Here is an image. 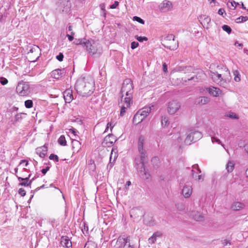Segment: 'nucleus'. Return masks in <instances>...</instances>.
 <instances>
[{
  "label": "nucleus",
  "instance_id": "1",
  "mask_svg": "<svg viewBox=\"0 0 248 248\" xmlns=\"http://www.w3.org/2000/svg\"><path fill=\"white\" fill-rule=\"evenodd\" d=\"M78 93L83 97L91 95L94 90V82L89 76L79 78L75 85Z\"/></svg>",
  "mask_w": 248,
  "mask_h": 248
},
{
  "label": "nucleus",
  "instance_id": "2",
  "mask_svg": "<svg viewBox=\"0 0 248 248\" xmlns=\"http://www.w3.org/2000/svg\"><path fill=\"white\" fill-rule=\"evenodd\" d=\"M208 74L214 82L223 87H226L231 79L230 71L226 67L222 73L209 71Z\"/></svg>",
  "mask_w": 248,
  "mask_h": 248
},
{
  "label": "nucleus",
  "instance_id": "3",
  "mask_svg": "<svg viewBox=\"0 0 248 248\" xmlns=\"http://www.w3.org/2000/svg\"><path fill=\"white\" fill-rule=\"evenodd\" d=\"M80 45L85 47L87 51L91 55H100L102 50L99 43L93 40L81 39L79 40Z\"/></svg>",
  "mask_w": 248,
  "mask_h": 248
},
{
  "label": "nucleus",
  "instance_id": "4",
  "mask_svg": "<svg viewBox=\"0 0 248 248\" xmlns=\"http://www.w3.org/2000/svg\"><path fill=\"white\" fill-rule=\"evenodd\" d=\"M162 45L165 47L171 50H176L178 47V42L175 41V36L168 34L162 39Z\"/></svg>",
  "mask_w": 248,
  "mask_h": 248
},
{
  "label": "nucleus",
  "instance_id": "5",
  "mask_svg": "<svg viewBox=\"0 0 248 248\" xmlns=\"http://www.w3.org/2000/svg\"><path fill=\"white\" fill-rule=\"evenodd\" d=\"M133 93V85L131 80L129 78L125 79L124 81L122 87L121 89L122 98L125 93L126 97H129L130 100H131L132 97V94Z\"/></svg>",
  "mask_w": 248,
  "mask_h": 248
},
{
  "label": "nucleus",
  "instance_id": "6",
  "mask_svg": "<svg viewBox=\"0 0 248 248\" xmlns=\"http://www.w3.org/2000/svg\"><path fill=\"white\" fill-rule=\"evenodd\" d=\"M16 91L20 96H27L31 92L30 85L28 82L21 81L18 83L16 88Z\"/></svg>",
  "mask_w": 248,
  "mask_h": 248
},
{
  "label": "nucleus",
  "instance_id": "7",
  "mask_svg": "<svg viewBox=\"0 0 248 248\" xmlns=\"http://www.w3.org/2000/svg\"><path fill=\"white\" fill-rule=\"evenodd\" d=\"M202 137V134L201 132L198 131H191L186 136L185 143L186 145H190L192 142H195Z\"/></svg>",
  "mask_w": 248,
  "mask_h": 248
},
{
  "label": "nucleus",
  "instance_id": "8",
  "mask_svg": "<svg viewBox=\"0 0 248 248\" xmlns=\"http://www.w3.org/2000/svg\"><path fill=\"white\" fill-rule=\"evenodd\" d=\"M141 161L139 163H136V167L139 173V175L140 177L144 180L149 179L150 177V174L145 170L144 164V161L145 158L143 160L140 159Z\"/></svg>",
  "mask_w": 248,
  "mask_h": 248
},
{
  "label": "nucleus",
  "instance_id": "9",
  "mask_svg": "<svg viewBox=\"0 0 248 248\" xmlns=\"http://www.w3.org/2000/svg\"><path fill=\"white\" fill-rule=\"evenodd\" d=\"M144 143V138L143 136L140 135L139 137L138 147L139 152L140 155V159L142 160L146 156V153L145 150L143 149V145Z\"/></svg>",
  "mask_w": 248,
  "mask_h": 248
},
{
  "label": "nucleus",
  "instance_id": "10",
  "mask_svg": "<svg viewBox=\"0 0 248 248\" xmlns=\"http://www.w3.org/2000/svg\"><path fill=\"white\" fill-rule=\"evenodd\" d=\"M180 108V105L176 101H172L169 103L168 112L170 114H174Z\"/></svg>",
  "mask_w": 248,
  "mask_h": 248
},
{
  "label": "nucleus",
  "instance_id": "11",
  "mask_svg": "<svg viewBox=\"0 0 248 248\" xmlns=\"http://www.w3.org/2000/svg\"><path fill=\"white\" fill-rule=\"evenodd\" d=\"M116 140L117 139L113 135L109 134L104 138L102 144L104 146H111L116 141Z\"/></svg>",
  "mask_w": 248,
  "mask_h": 248
},
{
  "label": "nucleus",
  "instance_id": "12",
  "mask_svg": "<svg viewBox=\"0 0 248 248\" xmlns=\"http://www.w3.org/2000/svg\"><path fill=\"white\" fill-rule=\"evenodd\" d=\"M118 156L117 149L113 147L111 150V153L109 158V162L107 166V168L110 169L114 165V163Z\"/></svg>",
  "mask_w": 248,
  "mask_h": 248
},
{
  "label": "nucleus",
  "instance_id": "13",
  "mask_svg": "<svg viewBox=\"0 0 248 248\" xmlns=\"http://www.w3.org/2000/svg\"><path fill=\"white\" fill-rule=\"evenodd\" d=\"M129 242V237L120 236L117 240L115 242L114 247L115 248H124L125 243Z\"/></svg>",
  "mask_w": 248,
  "mask_h": 248
},
{
  "label": "nucleus",
  "instance_id": "14",
  "mask_svg": "<svg viewBox=\"0 0 248 248\" xmlns=\"http://www.w3.org/2000/svg\"><path fill=\"white\" fill-rule=\"evenodd\" d=\"M130 217L134 219H138L143 215L142 211L138 208H134L130 211Z\"/></svg>",
  "mask_w": 248,
  "mask_h": 248
},
{
  "label": "nucleus",
  "instance_id": "15",
  "mask_svg": "<svg viewBox=\"0 0 248 248\" xmlns=\"http://www.w3.org/2000/svg\"><path fill=\"white\" fill-rule=\"evenodd\" d=\"M65 73L66 71L64 69H57L52 71L51 72V76L54 78L58 79L65 75Z\"/></svg>",
  "mask_w": 248,
  "mask_h": 248
},
{
  "label": "nucleus",
  "instance_id": "16",
  "mask_svg": "<svg viewBox=\"0 0 248 248\" xmlns=\"http://www.w3.org/2000/svg\"><path fill=\"white\" fill-rule=\"evenodd\" d=\"M172 7L171 2L168 0H164L159 5V8L161 11L167 12L170 10Z\"/></svg>",
  "mask_w": 248,
  "mask_h": 248
},
{
  "label": "nucleus",
  "instance_id": "17",
  "mask_svg": "<svg viewBox=\"0 0 248 248\" xmlns=\"http://www.w3.org/2000/svg\"><path fill=\"white\" fill-rule=\"evenodd\" d=\"M192 192V188L190 185L186 184L182 189V194L185 198H189Z\"/></svg>",
  "mask_w": 248,
  "mask_h": 248
},
{
  "label": "nucleus",
  "instance_id": "18",
  "mask_svg": "<svg viewBox=\"0 0 248 248\" xmlns=\"http://www.w3.org/2000/svg\"><path fill=\"white\" fill-rule=\"evenodd\" d=\"M130 98L129 97H125L124 98V105L121 107L120 111L121 116H123L126 111V109L130 107Z\"/></svg>",
  "mask_w": 248,
  "mask_h": 248
},
{
  "label": "nucleus",
  "instance_id": "19",
  "mask_svg": "<svg viewBox=\"0 0 248 248\" xmlns=\"http://www.w3.org/2000/svg\"><path fill=\"white\" fill-rule=\"evenodd\" d=\"M47 152V147L44 145V146L38 147L36 149V153L41 158H44Z\"/></svg>",
  "mask_w": 248,
  "mask_h": 248
},
{
  "label": "nucleus",
  "instance_id": "20",
  "mask_svg": "<svg viewBox=\"0 0 248 248\" xmlns=\"http://www.w3.org/2000/svg\"><path fill=\"white\" fill-rule=\"evenodd\" d=\"M190 216L197 221H202L204 220V217L200 213L196 211H192L190 213Z\"/></svg>",
  "mask_w": 248,
  "mask_h": 248
},
{
  "label": "nucleus",
  "instance_id": "21",
  "mask_svg": "<svg viewBox=\"0 0 248 248\" xmlns=\"http://www.w3.org/2000/svg\"><path fill=\"white\" fill-rule=\"evenodd\" d=\"M205 77V74L202 71H200L198 72L197 75H194L187 78L188 80H193L195 82H198L199 80L204 78Z\"/></svg>",
  "mask_w": 248,
  "mask_h": 248
},
{
  "label": "nucleus",
  "instance_id": "22",
  "mask_svg": "<svg viewBox=\"0 0 248 248\" xmlns=\"http://www.w3.org/2000/svg\"><path fill=\"white\" fill-rule=\"evenodd\" d=\"M209 93L213 96H219L222 93V91L218 88L211 87L208 89Z\"/></svg>",
  "mask_w": 248,
  "mask_h": 248
},
{
  "label": "nucleus",
  "instance_id": "23",
  "mask_svg": "<svg viewBox=\"0 0 248 248\" xmlns=\"http://www.w3.org/2000/svg\"><path fill=\"white\" fill-rule=\"evenodd\" d=\"M63 97L66 103H70L73 99L72 91L70 90L65 91L63 93Z\"/></svg>",
  "mask_w": 248,
  "mask_h": 248
},
{
  "label": "nucleus",
  "instance_id": "24",
  "mask_svg": "<svg viewBox=\"0 0 248 248\" xmlns=\"http://www.w3.org/2000/svg\"><path fill=\"white\" fill-rule=\"evenodd\" d=\"M61 245L65 248H69L72 246L71 241L67 236H62L61 241Z\"/></svg>",
  "mask_w": 248,
  "mask_h": 248
},
{
  "label": "nucleus",
  "instance_id": "25",
  "mask_svg": "<svg viewBox=\"0 0 248 248\" xmlns=\"http://www.w3.org/2000/svg\"><path fill=\"white\" fill-rule=\"evenodd\" d=\"M143 223L145 225L149 226H153L156 224V222L153 217L149 216H147L144 217Z\"/></svg>",
  "mask_w": 248,
  "mask_h": 248
},
{
  "label": "nucleus",
  "instance_id": "26",
  "mask_svg": "<svg viewBox=\"0 0 248 248\" xmlns=\"http://www.w3.org/2000/svg\"><path fill=\"white\" fill-rule=\"evenodd\" d=\"M176 71L186 74L192 72L193 68L190 66H178L176 68Z\"/></svg>",
  "mask_w": 248,
  "mask_h": 248
},
{
  "label": "nucleus",
  "instance_id": "27",
  "mask_svg": "<svg viewBox=\"0 0 248 248\" xmlns=\"http://www.w3.org/2000/svg\"><path fill=\"white\" fill-rule=\"evenodd\" d=\"M151 110L150 107H145L140 109L138 112L140 114L145 118L150 113Z\"/></svg>",
  "mask_w": 248,
  "mask_h": 248
},
{
  "label": "nucleus",
  "instance_id": "28",
  "mask_svg": "<svg viewBox=\"0 0 248 248\" xmlns=\"http://www.w3.org/2000/svg\"><path fill=\"white\" fill-rule=\"evenodd\" d=\"M210 101V99L205 96L199 97L195 100V104L197 105H204L208 103Z\"/></svg>",
  "mask_w": 248,
  "mask_h": 248
},
{
  "label": "nucleus",
  "instance_id": "29",
  "mask_svg": "<svg viewBox=\"0 0 248 248\" xmlns=\"http://www.w3.org/2000/svg\"><path fill=\"white\" fill-rule=\"evenodd\" d=\"M145 118L141 116L138 111L134 115L133 119V122L135 124H138L141 123Z\"/></svg>",
  "mask_w": 248,
  "mask_h": 248
},
{
  "label": "nucleus",
  "instance_id": "30",
  "mask_svg": "<svg viewBox=\"0 0 248 248\" xmlns=\"http://www.w3.org/2000/svg\"><path fill=\"white\" fill-rule=\"evenodd\" d=\"M200 20L201 24L204 26L205 25L207 26L209 24L211 21V19L208 16L203 15L201 16Z\"/></svg>",
  "mask_w": 248,
  "mask_h": 248
},
{
  "label": "nucleus",
  "instance_id": "31",
  "mask_svg": "<svg viewBox=\"0 0 248 248\" xmlns=\"http://www.w3.org/2000/svg\"><path fill=\"white\" fill-rule=\"evenodd\" d=\"M245 205L240 202H235L232 206V208L235 211H238L243 208Z\"/></svg>",
  "mask_w": 248,
  "mask_h": 248
},
{
  "label": "nucleus",
  "instance_id": "32",
  "mask_svg": "<svg viewBox=\"0 0 248 248\" xmlns=\"http://www.w3.org/2000/svg\"><path fill=\"white\" fill-rule=\"evenodd\" d=\"M23 113H17L16 114L14 118H12L11 122L13 124H15L17 122H20L22 119V115Z\"/></svg>",
  "mask_w": 248,
  "mask_h": 248
},
{
  "label": "nucleus",
  "instance_id": "33",
  "mask_svg": "<svg viewBox=\"0 0 248 248\" xmlns=\"http://www.w3.org/2000/svg\"><path fill=\"white\" fill-rule=\"evenodd\" d=\"M226 168L228 172H232L234 169V163L232 162L229 161L226 165Z\"/></svg>",
  "mask_w": 248,
  "mask_h": 248
},
{
  "label": "nucleus",
  "instance_id": "34",
  "mask_svg": "<svg viewBox=\"0 0 248 248\" xmlns=\"http://www.w3.org/2000/svg\"><path fill=\"white\" fill-rule=\"evenodd\" d=\"M58 142L60 145L62 146L66 145V141L65 137L63 135L60 136L58 139Z\"/></svg>",
  "mask_w": 248,
  "mask_h": 248
},
{
  "label": "nucleus",
  "instance_id": "35",
  "mask_svg": "<svg viewBox=\"0 0 248 248\" xmlns=\"http://www.w3.org/2000/svg\"><path fill=\"white\" fill-rule=\"evenodd\" d=\"M233 75L234 76V80L236 82H239L240 81V80H241L240 75L238 70H234L233 71Z\"/></svg>",
  "mask_w": 248,
  "mask_h": 248
},
{
  "label": "nucleus",
  "instance_id": "36",
  "mask_svg": "<svg viewBox=\"0 0 248 248\" xmlns=\"http://www.w3.org/2000/svg\"><path fill=\"white\" fill-rule=\"evenodd\" d=\"M248 20V17L247 16H241L237 18L235 20V21L237 23H241L243 22L246 21Z\"/></svg>",
  "mask_w": 248,
  "mask_h": 248
},
{
  "label": "nucleus",
  "instance_id": "37",
  "mask_svg": "<svg viewBox=\"0 0 248 248\" xmlns=\"http://www.w3.org/2000/svg\"><path fill=\"white\" fill-rule=\"evenodd\" d=\"M72 144L73 147L74 149L75 148V146H77L78 147V149L77 150V152H78L79 151V149H80V143L78 140H74L73 141H72Z\"/></svg>",
  "mask_w": 248,
  "mask_h": 248
},
{
  "label": "nucleus",
  "instance_id": "38",
  "mask_svg": "<svg viewBox=\"0 0 248 248\" xmlns=\"http://www.w3.org/2000/svg\"><path fill=\"white\" fill-rule=\"evenodd\" d=\"M84 248H96L95 244L92 242H87Z\"/></svg>",
  "mask_w": 248,
  "mask_h": 248
},
{
  "label": "nucleus",
  "instance_id": "39",
  "mask_svg": "<svg viewBox=\"0 0 248 248\" xmlns=\"http://www.w3.org/2000/svg\"><path fill=\"white\" fill-rule=\"evenodd\" d=\"M25 106L26 108H30L33 106V102L31 100H27L25 101Z\"/></svg>",
  "mask_w": 248,
  "mask_h": 248
},
{
  "label": "nucleus",
  "instance_id": "40",
  "mask_svg": "<svg viewBox=\"0 0 248 248\" xmlns=\"http://www.w3.org/2000/svg\"><path fill=\"white\" fill-rule=\"evenodd\" d=\"M162 125L164 127L167 126L169 124L168 119L166 117H162L161 120Z\"/></svg>",
  "mask_w": 248,
  "mask_h": 248
},
{
  "label": "nucleus",
  "instance_id": "41",
  "mask_svg": "<svg viewBox=\"0 0 248 248\" xmlns=\"http://www.w3.org/2000/svg\"><path fill=\"white\" fill-rule=\"evenodd\" d=\"M223 31L227 32L228 34H230L232 32V29L231 27L228 25H224L222 27Z\"/></svg>",
  "mask_w": 248,
  "mask_h": 248
},
{
  "label": "nucleus",
  "instance_id": "42",
  "mask_svg": "<svg viewBox=\"0 0 248 248\" xmlns=\"http://www.w3.org/2000/svg\"><path fill=\"white\" fill-rule=\"evenodd\" d=\"M211 140H212V142H216L217 143H218V144H220L222 146H223L224 148V144H223L220 140L218 139H217V138H216L215 137H211Z\"/></svg>",
  "mask_w": 248,
  "mask_h": 248
},
{
  "label": "nucleus",
  "instance_id": "43",
  "mask_svg": "<svg viewBox=\"0 0 248 248\" xmlns=\"http://www.w3.org/2000/svg\"><path fill=\"white\" fill-rule=\"evenodd\" d=\"M133 19H134V20H135L142 24H144V21L142 19L140 18V17L135 16L133 17Z\"/></svg>",
  "mask_w": 248,
  "mask_h": 248
},
{
  "label": "nucleus",
  "instance_id": "44",
  "mask_svg": "<svg viewBox=\"0 0 248 248\" xmlns=\"http://www.w3.org/2000/svg\"><path fill=\"white\" fill-rule=\"evenodd\" d=\"M156 238L153 234L152 236H151L148 239L149 243L150 244H153L155 243V242L156 241Z\"/></svg>",
  "mask_w": 248,
  "mask_h": 248
},
{
  "label": "nucleus",
  "instance_id": "45",
  "mask_svg": "<svg viewBox=\"0 0 248 248\" xmlns=\"http://www.w3.org/2000/svg\"><path fill=\"white\" fill-rule=\"evenodd\" d=\"M49 159L50 160H55L56 162H58L59 161V157L58 156V155H54V154H51L49 156Z\"/></svg>",
  "mask_w": 248,
  "mask_h": 248
},
{
  "label": "nucleus",
  "instance_id": "46",
  "mask_svg": "<svg viewBox=\"0 0 248 248\" xmlns=\"http://www.w3.org/2000/svg\"><path fill=\"white\" fill-rule=\"evenodd\" d=\"M8 80L5 78L1 77L0 78V83L3 85H5L8 83Z\"/></svg>",
  "mask_w": 248,
  "mask_h": 248
},
{
  "label": "nucleus",
  "instance_id": "47",
  "mask_svg": "<svg viewBox=\"0 0 248 248\" xmlns=\"http://www.w3.org/2000/svg\"><path fill=\"white\" fill-rule=\"evenodd\" d=\"M135 37L137 39V40H138L140 42H142L143 41H147L148 39L146 37L136 36Z\"/></svg>",
  "mask_w": 248,
  "mask_h": 248
},
{
  "label": "nucleus",
  "instance_id": "48",
  "mask_svg": "<svg viewBox=\"0 0 248 248\" xmlns=\"http://www.w3.org/2000/svg\"><path fill=\"white\" fill-rule=\"evenodd\" d=\"M139 46V43L137 42H132L131 44V48L132 49H134L137 48Z\"/></svg>",
  "mask_w": 248,
  "mask_h": 248
},
{
  "label": "nucleus",
  "instance_id": "49",
  "mask_svg": "<svg viewBox=\"0 0 248 248\" xmlns=\"http://www.w3.org/2000/svg\"><path fill=\"white\" fill-rule=\"evenodd\" d=\"M75 34V32H73V31H72L71 32V35H69L68 34H66V36L68 37V40L70 41H72L74 39V35Z\"/></svg>",
  "mask_w": 248,
  "mask_h": 248
},
{
  "label": "nucleus",
  "instance_id": "50",
  "mask_svg": "<svg viewBox=\"0 0 248 248\" xmlns=\"http://www.w3.org/2000/svg\"><path fill=\"white\" fill-rule=\"evenodd\" d=\"M109 126L110 127V130L111 131L112 128L114 126V124H113L111 122L108 123V124H107V127L106 128V130H105V132H106L108 130Z\"/></svg>",
  "mask_w": 248,
  "mask_h": 248
},
{
  "label": "nucleus",
  "instance_id": "51",
  "mask_svg": "<svg viewBox=\"0 0 248 248\" xmlns=\"http://www.w3.org/2000/svg\"><path fill=\"white\" fill-rule=\"evenodd\" d=\"M18 192L21 196L23 197L25 196L26 193L25 190L22 188L19 189Z\"/></svg>",
  "mask_w": 248,
  "mask_h": 248
},
{
  "label": "nucleus",
  "instance_id": "52",
  "mask_svg": "<svg viewBox=\"0 0 248 248\" xmlns=\"http://www.w3.org/2000/svg\"><path fill=\"white\" fill-rule=\"evenodd\" d=\"M56 59L60 62H62L63 59V55L62 53H60L58 55L56 56Z\"/></svg>",
  "mask_w": 248,
  "mask_h": 248
},
{
  "label": "nucleus",
  "instance_id": "53",
  "mask_svg": "<svg viewBox=\"0 0 248 248\" xmlns=\"http://www.w3.org/2000/svg\"><path fill=\"white\" fill-rule=\"evenodd\" d=\"M124 248H134L133 245H131L130 242V239L129 238V242L125 243Z\"/></svg>",
  "mask_w": 248,
  "mask_h": 248
},
{
  "label": "nucleus",
  "instance_id": "54",
  "mask_svg": "<svg viewBox=\"0 0 248 248\" xmlns=\"http://www.w3.org/2000/svg\"><path fill=\"white\" fill-rule=\"evenodd\" d=\"M119 5V2L117 1H114V3L110 6L111 9H115Z\"/></svg>",
  "mask_w": 248,
  "mask_h": 248
},
{
  "label": "nucleus",
  "instance_id": "55",
  "mask_svg": "<svg viewBox=\"0 0 248 248\" xmlns=\"http://www.w3.org/2000/svg\"><path fill=\"white\" fill-rule=\"evenodd\" d=\"M229 117L232 119H238L237 115L234 113H231L229 115Z\"/></svg>",
  "mask_w": 248,
  "mask_h": 248
},
{
  "label": "nucleus",
  "instance_id": "56",
  "mask_svg": "<svg viewBox=\"0 0 248 248\" xmlns=\"http://www.w3.org/2000/svg\"><path fill=\"white\" fill-rule=\"evenodd\" d=\"M226 15V13H225V11L224 10V9L223 8H220L218 10V14L219 15H221L222 16H223V14H224Z\"/></svg>",
  "mask_w": 248,
  "mask_h": 248
},
{
  "label": "nucleus",
  "instance_id": "57",
  "mask_svg": "<svg viewBox=\"0 0 248 248\" xmlns=\"http://www.w3.org/2000/svg\"><path fill=\"white\" fill-rule=\"evenodd\" d=\"M69 131L75 136H76L77 135V133H78V131L74 129V128H72V129H69Z\"/></svg>",
  "mask_w": 248,
  "mask_h": 248
},
{
  "label": "nucleus",
  "instance_id": "58",
  "mask_svg": "<svg viewBox=\"0 0 248 248\" xmlns=\"http://www.w3.org/2000/svg\"><path fill=\"white\" fill-rule=\"evenodd\" d=\"M231 3L232 6L234 7L233 9H235L236 7V6L237 5H239V3L238 2H236L235 1H234V0L232 1Z\"/></svg>",
  "mask_w": 248,
  "mask_h": 248
},
{
  "label": "nucleus",
  "instance_id": "59",
  "mask_svg": "<svg viewBox=\"0 0 248 248\" xmlns=\"http://www.w3.org/2000/svg\"><path fill=\"white\" fill-rule=\"evenodd\" d=\"M49 170V167H46L45 169H43L41 170V172L44 174H45Z\"/></svg>",
  "mask_w": 248,
  "mask_h": 248
},
{
  "label": "nucleus",
  "instance_id": "60",
  "mask_svg": "<svg viewBox=\"0 0 248 248\" xmlns=\"http://www.w3.org/2000/svg\"><path fill=\"white\" fill-rule=\"evenodd\" d=\"M161 235V233L158 232H156L153 234V235H154L156 238L160 237Z\"/></svg>",
  "mask_w": 248,
  "mask_h": 248
},
{
  "label": "nucleus",
  "instance_id": "61",
  "mask_svg": "<svg viewBox=\"0 0 248 248\" xmlns=\"http://www.w3.org/2000/svg\"><path fill=\"white\" fill-rule=\"evenodd\" d=\"M163 70L165 73L167 72V65L165 63L163 64Z\"/></svg>",
  "mask_w": 248,
  "mask_h": 248
},
{
  "label": "nucleus",
  "instance_id": "62",
  "mask_svg": "<svg viewBox=\"0 0 248 248\" xmlns=\"http://www.w3.org/2000/svg\"><path fill=\"white\" fill-rule=\"evenodd\" d=\"M228 243L230 244V243L226 239L222 241V244L224 246H227Z\"/></svg>",
  "mask_w": 248,
  "mask_h": 248
},
{
  "label": "nucleus",
  "instance_id": "63",
  "mask_svg": "<svg viewBox=\"0 0 248 248\" xmlns=\"http://www.w3.org/2000/svg\"><path fill=\"white\" fill-rule=\"evenodd\" d=\"M23 181V182L20 183L19 184V185L21 186H28L27 182H26L25 181Z\"/></svg>",
  "mask_w": 248,
  "mask_h": 248
},
{
  "label": "nucleus",
  "instance_id": "64",
  "mask_svg": "<svg viewBox=\"0 0 248 248\" xmlns=\"http://www.w3.org/2000/svg\"><path fill=\"white\" fill-rule=\"evenodd\" d=\"M159 161V159L157 157H155L154 158H152V162L154 164L155 163V162H158Z\"/></svg>",
  "mask_w": 248,
  "mask_h": 248
}]
</instances>
